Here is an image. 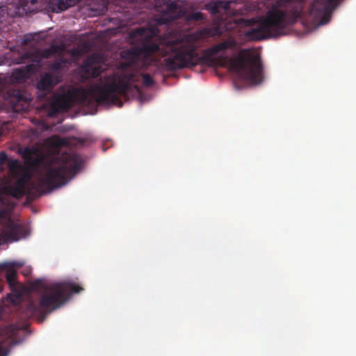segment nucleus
<instances>
[{"label": "nucleus", "instance_id": "0eeeda50", "mask_svg": "<svg viewBox=\"0 0 356 356\" xmlns=\"http://www.w3.org/2000/svg\"><path fill=\"white\" fill-rule=\"evenodd\" d=\"M31 62L26 65L17 68L11 76L14 83H21L25 81L30 76L35 73L41 67V56L38 52H26L17 60V64Z\"/></svg>", "mask_w": 356, "mask_h": 356}, {"label": "nucleus", "instance_id": "f8f14e48", "mask_svg": "<svg viewBox=\"0 0 356 356\" xmlns=\"http://www.w3.org/2000/svg\"><path fill=\"white\" fill-rule=\"evenodd\" d=\"M81 70L85 74L86 78L97 77L102 72L99 57L95 55L89 56L83 61Z\"/></svg>", "mask_w": 356, "mask_h": 356}, {"label": "nucleus", "instance_id": "2eb2a0df", "mask_svg": "<svg viewBox=\"0 0 356 356\" xmlns=\"http://www.w3.org/2000/svg\"><path fill=\"white\" fill-rule=\"evenodd\" d=\"M70 106L69 99L64 95L59 96L51 103L49 115L54 116L58 113L68 110Z\"/></svg>", "mask_w": 356, "mask_h": 356}, {"label": "nucleus", "instance_id": "423d86ee", "mask_svg": "<svg viewBox=\"0 0 356 356\" xmlns=\"http://www.w3.org/2000/svg\"><path fill=\"white\" fill-rule=\"evenodd\" d=\"M227 60L231 69L243 79L254 84L260 83L263 81V65L260 57L250 51L249 49L241 50L236 58L221 56L218 59L222 66L225 65Z\"/></svg>", "mask_w": 356, "mask_h": 356}, {"label": "nucleus", "instance_id": "1a4fd4ad", "mask_svg": "<svg viewBox=\"0 0 356 356\" xmlns=\"http://www.w3.org/2000/svg\"><path fill=\"white\" fill-rule=\"evenodd\" d=\"M29 176L24 175L18 178L14 184L2 188L0 202L4 204L5 196H11L16 199L22 198L26 194V186L29 181Z\"/></svg>", "mask_w": 356, "mask_h": 356}, {"label": "nucleus", "instance_id": "f3484780", "mask_svg": "<svg viewBox=\"0 0 356 356\" xmlns=\"http://www.w3.org/2000/svg\"><path fill=\"white\" fill-rule=\"evenodd\" d=\"M76 0H50L52 10L55 13L67 10L75 3Z\"/></svg>", "mask_w": 356, "mask_h": 356}, {"label": "nucleus", "instance_id": "412c9836", "mask_svg": "<svg viewBox=\"0 0 356 356\" xmlns=\"http://www.w3.org/2000/svg\"><path fill=\"white\" fill-rule=\"evenodd\" d=\"M186 19L188 22H201L204 20L205 17L201 12H192L186 15Z\"/></svg>", "mask_w": 356, "mask_h": 356}, {"label": "nucleus", "instance_id": "a878e982", "mask_svg": "<svg viewBox=\"0 0 356 356\" xmlns=\"http://www.w3.org/2000/svg\"><path fill=\"white\" fill-rule=\"evenodd\" d=\"M8 15V8L5 6H0V22L5 21Z\"/></svg>", "mask_w": 356, "mask_h": 356}, {"label": "nucleus", "instance_id": "9d476101", "mask_svg": "<svg viewBox=\"0 0 356 356\" xmlns=\"http://www.w3.org/2000/svg\"><path fill=\"white\" fill-rule=\"evenodd\" d=\"M26 234V230L24 225L10 220L0 231V241L3 243L17 241Z\"/></svg>", "mask_w": 356, "mask_h": 356}, {"label": "nucleus", "instance_id": "f257e3e1", "mask_svg": "<svg viewBox=\"0 0 356 356\" xmlns=\"http://www.w3.org/2000/svg\"><path fill=\"white\" fill-rule=\"evenodd\" d=\"M214 32L212 29L202 28L187 35L158 40L159 30L156 28L137 27L129 32V37L133 42L138 41L139 44L123 51L121 55L130 65L141 62L144 67L152 64L154 54L167 56L163 63L170 71L200 64L212 66L216 63L215 56L227 49H234L237 44L234 40L228 39L203 50L200 55L198 49L204 40L215 35Z\"/></svg>", "mask_w": 356, "mask_h": 356}, {"label": "nucleus", "instance_id": "dca6fc26", "mask_svg": "<svg viewBox=\"0 0 356 356\" xmlns=\"http://www.w3.org/2000/svg\"><path fill=\"white\" fill-rule=\"evenodd\" d=\"M60 81L53 77L50 72H45L41 75L40 79L37 83V88L40 90H50Z\"/></svg>", "mask_w": 356, "mask_h": 356}, {"label": "nucleus", "instance_id": "ddd939ff", "mask_svg": "<svg viewBox=\"0 0 356 356\" xmlns=\"http://www.w3.org/2000/svg\"><path fill=\"white\" fill-rule=\"evenodd\" d=\"M7 98L15 111L18 112L20 110H24L28 106L27 99L21 90H8Z\"/></svg>", "mask_w": 356, "mask_h": 356}, {"label": "nucleus", "instance_id": "bb28decb", "mask_svg": "<svg viewBox=\"0 0 356 356\" xmlns=\"http://www.w3.org/2000/svg\"><path fill=\"white\" fill-rule=\"evenodd\" d=\"M19 162L17 160H13L9 162L8 167L10 170H15L19 168Z\"/></svg>", "mask_w": 356, "mask_h": 356}, {"label": "nucleus", "instance_id": "b1692460", "mask_svg": "<svg viewBox=\"0 0 356 356\" xmlns=\"http://www.w3.org/2000/svg\"><path fill=\"white\" fill-rule=\"evenodd\" d=\"M141 76L145 86L150 87L154 84V80L149 74H141Z\"/></svg>", "mask_w": 356, "mask_h": 356}, {"label": "nucleus", "instance_id": "6e6552de", "mask_svg": "<svg viewBox=\"0 0 356 356\" xmlns=\"http://www.w3.org/2000/svg\"><path fill=\"white\" fill-rule=\"evenodd\" d=\"M25 327L11 324L0 330V356H6L13 346L19 343Z\"/></svg>", "mask_w": 356, "mask_h": 356}, {"label": "nucleus", "instance_id": "4468645a", "mask_svg": "<svg viewBox=\"0 0 356 356\" xmlns=\"http://www.w3.org/2000/svg\"><path fill=\"white\" fill-rule=\"evenodd\" d=\"M233 1H212L204 5V8L214 15L220 14L222 10L230 12L231 5L234 3Z\"/></svg>", "mask_w": 356, "mask_h": 356}, {"label": "nucleus", "instance_id": "4be33fe9", "mask_svg": "<svg viewBox=\"0 0 356 356\" xmlns=\"http://www.w3.org/2000/svg\"><path fill=\"white\" fill-rule=\"evenodd\" d=\"M35 152V149L31 147H24L19 151L22 157L27 161H31L33 159Z\"/></svg>", "mask_w": 356, "mask_h": 356}, {"label": "nucleus", "instance_id": "39448f33", "mask_svg": "<svg viewBox=\"0 0 356 356\" xmlns=\"http://www.w3.org/2000/svg\"><path fill=\"white\" fill-rule=\"evenodd\" d=\"M61 163L50 167L46 173L33 182V188L38 191L50 192L56 188L65 185L81 169L82 161L76 154H64L61 156Z\"/></svg>", "mask_w": 356, "mask_h": 356}, {"label": "nucleus", "instance_id": "6ab92c4d", "mask_svg": "<svg viewBox=\"0 0 356 356\" xmlns=\"http://www.w3.org/2000/svg\"><path fill=\"white\" fill-rule=\"evenodd\" d=\"M180 6L175 1H170L165 4L163 9H158L159 11L163 12L169 15L170 20H174L176 18L175 15L179 12Z\"/></svg>", "mask_w": 356, "mask_h": 356}, {"label": "nucleus", "instance_id": "cd10ccee", "mask_svg": "<svg viewBox=\"0 0 356 356\" xmlns=\"http://www.w3.org/2000/svg\"><path fill=\"white\" fill-rule=\"evenodd\" d=\"M8 159V155L6 154V152H2L0 153V163H1L6 162Z\"/></svg>", "mask_w": 356, "mask_h": 356}, {"label": "nucleus", "instance_id": "5701e85b", "mask_svg": "<svg viewBox=\"0 0 356 356\" xmlns=\"http://www.w3.org/2000/svg\"><path fill=\"white\" fill-rule=\"evenodd\" d=\"M33 52L39 53L40 56H41V60H42L43 58H47L50 57L52 54H55L56 52V47H50L49 49H46L43 50L42 51H40V50H36V51H34Z\"/></svg>", "mask_w": 356, "mask_h": 356}, {"label": "nucleus", "instance_id": "9b49d317", "mask_svg": "<svg viewBox=\"0 0 356 356\" xmlns=\"http://www.w3.org/2000/svg\"><path fill=\"white\" fill-rule=\"evenodd\" d=\"M23 263L20 261L4 262L0 264V270L6 271V282L10 290L13 292H18L19 283L17 281V270L22 266Z\"/></svg>", "mask_w": 356, "mask_h": 356}, {"label": "nucleus", "instance_id": "c756f323", "mask_svg": "<svg viewBox=\"0 0 356 356\" xmlns=\"http://www.w3.org/2000/svg\"><path fill=\"white\" fill-rule=\"evenodd\" d=\"M29 273H30V270H29L26 273H24V275H28Z\"/></svg>", "mask_w": 356, "mask_h": 356}, {"label": "nucleus", "instance_id": "c85d7f7f", "mask_svg": "<svg viewBox=\"0 0 356 356\" xmlns=\"http://www.w3.org/2000/svg\"><path fill=\"white\" fill-rule=\"evenodd\" d=\"M31 41V38H30V36H28V35H26L24 37V44H27L28 42H29Z\"/></svg>", "mask_w": 356, "mask_h": 356}, {"label": "nucleus", "instance_id": "393cba45", "mask_svg": "<svg viewBox=\"0 0 356 356\" xmlns=\"http://www.w3.org/2000/svg\"><path fill=\"white\" fill-rule=\"evenodd\" d=\"M52 139L54 140V143L58 147H62L67 145V141L65 138H60L58 136H53Z\"/></svg>", "mask_w": 356, "mask_h": 356}, {"label": "nucleus", "instance_id": "a211bd4d", "mask_svg": "<svg viewBox=\"0 0 356 356\" xmlns=\"http://www.w3.org/2000/svg\"><path fill=\"white\" fill-rule=\"evenodd\" d=\"M69 64V60L63 55H58L55 60L49 65V68L53 72H58L65 68Z\"/></svg>", "mask_w": 356, "mask_h": 356}, {"label": "nucleus", "instance_id": "aec40b11", "mask_svg": "<svg viewBox=\"0 0 356 356\" xmlns=\"http://www.w3.org/2000/svg\"><path fill=\"white\" fill-rule=\"evenodd\" d=\"M36 3L37 0H19L20 6L26 13H33L34 9L29 6V3L31 6H34Z\"/></svg>", "mask_w": 356, "mask_h": 356}, {"label": "nucleus", "instance_id": "20e7f679", "mask_svg": "<svg viewBox=\"0 0 356 356\" xmlns=\"http://www.w3.org/2000/svg\"><path fill=\"white\" fill-rule=\"evenodd\" d=\"M138 81V76L133 72L120 76L113 74L106 77L104 83L95 84L89 91L99 104H114L122 107L121 97L127 95L132 86L138 92H140V88L134 84Z\"/></svg>", "mask_w": 356, "mask_h": 356}, {"label": "nucleus", "instance_id": "f03ea898", "mask_svg": "<svg viewBox=\"0 0 356 356\" xmlns=\"http://www.w3.org/2000/svg\"><path fill=\"white\" fill-rule=\"evenodd\" d=\"M305 0H277L264 17L250 29L245 36L250 40H261L284 34L289 25L302 19L305 26L316 27L327 24L339 0H314L307 13H302Z\"/></svg>", "mask_w": 356, "mask_h": 356}, {"label": "nucleus", "instance_id": "7ed1b4c3", "mask_svg": "<svg viewBox=\"0 0 356 356\" xmlns=\"http://www.w3.org/2000/svg\"><path fill=\"white\" fill-rule=\"evenodd\" d=\"M34 289L41 288L42 291L38 301L30 302L25 309V318L37 316L40 322L44 321L49 314L60 307L69 298L72 293H79L83 289L70 282H58L44 285L40 280L32 284Z\"/></svg>", "mask_w": 356, "mask_h": 356}]
</instances>
